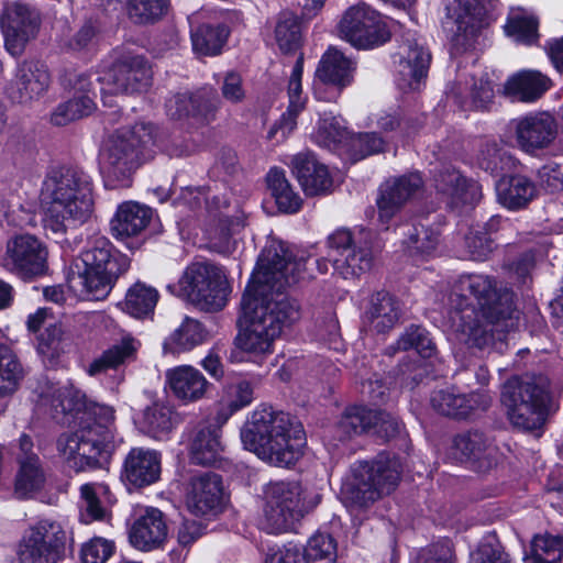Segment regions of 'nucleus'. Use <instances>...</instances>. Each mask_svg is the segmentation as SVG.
I'll list each match as a JSON object with an SVG mask.
<instances>
[{"label":"nucleus","instance_id":"25","mask_svg":"<svg viewBox=\"0 0 563 563\" xmlns=\"http://www.w3.org/2000/svg\"><path fill=\"white\" fill-rule=\"evenodd\" d=\"M397 84L404 90H417L427 77L431 54L416 38L407 40L399 52Z\"/></svg>","mask_w":563,"mask_h":563},{"label":"nucleus","instance_id":"37","mask_svg":"<svg viewBox=\"0 0 563 563\" xmlns=\"http://www.w3.org/2000/svg\"><path fill=\"white\" fill-rule=\"evenodd\" d=\"M455 25L456 29L452 36L453 45L457 49L466 51L475 44L486 25L482 9L464 1L461 3Z\"/></svg>","mask_w":563,"mask_h":563},{"label":"nucleus","instance_id":"50","mask_svg":"<svg viewBox=\"0 0 563 563\" xmlns=\"http://www.w3.org/2000/svg\"><path fill=\"white\" fill-rule=\"evenodd\" d=\"M23 378V368L13 351L0 344V398L13 394Z\"/></svg>","mask_w":563,"mask_h":563},{"label":"nucleus","instance_id":"29","mask_svg":"<svg viewBox=\"0 0 563 563\" xmlns=\"http://www.w3.org/2000/svg\"><path fill=\"white\" fill-rule=\"evenodd\" d=\"M291 167L307 196L325 195L332 191L333 179L330 172L313 154H297L291 161Z\"/></svg>","mask_w":563,"mask_h":563},{"label":"nucleus","instance_id":"38","mask_svg":"<svg viewBox=\"0 0 563 563\" xmlns=\"http://www.w3.org/2000/svg\"><path fill=\"white\" fill-rule=\"evenodd\" d=\"M221 451L220 421L200 424L191 441L190 457L192 463L211 465Z\"/></svg>","mask_w":563,"mask_h":563},{"label":"nucleus","instance_id":"36","mask_svg":"<svg viewBox=\"0 0 563 563\" xmlns=\"http://www.w3.org/2000/svg\"><path fill=\"white\" fill-rule=\"evenodd\" d=\"M152 209L137 202L128 201L119 206L111 229L118 238H130L140 234L152 219Z\"/></svg>","mask_w":563,"mask_h":563},{"label":"nucleus","instance_id":"42","mask_svg":"<svg viewBox=\"0 0 563 563\" xmlns=\"http://www.w3.org/2000/svg\"><path fill=\"white\" fill-rule=\"evenodd\" d=\"M549 88V79L538 71L526 70L509 78L504 91L519 101L531 102L539 99Z\"/></svg>","mask_w":563,"mask_h":563},{"label":"nucleus","instance_id":"28","mask_svg":"<svg viewBox=\"0 0 563 563\" xmlns=\"http://www.w3.org/2000/svg\"><path fill=\"white\" fill-rule=\"evenodd\" d=\"M168 526L165 515L154 507H147L133 522L129 539L131 544L141 551L161 548L167 539Z\"/></svg>","mask_w":563,"mask_h":563},{"label":"nucleus","instance_id":"22","mask_svg":"<svg viewBox=\"0 0 563 563\" xmlns=\"http://www.w3.org/2000/svg\"><path fill=\"white\" fill-rule=\"evenodd\" d=\"M170 294L205 312L221 311L232 292L231 284H167Z\"/></svg>","mask_w":563,"mask_h":563},{"label":"nucleus","instance_id":"59","mask_svg":"<svg viewBox=\"0 0 563 563\" xmlns=\"http://www.w3.org/2000/svg\"><path fill=\"white\" fill-rule=\"evenodd\" d=\"M223 266L205 258L197 260L184 272V282H228Z\"/></svg>","mask_w":563,"mask_h":563},{"label":"nucleus","instance_id":"16","mask_svg":"<svg viewBox=\"0 0 563 563\" xmlns=\"http://www.w3.org/2000/svg\"><path fill=\"white\" fill-rule=\"evenodd\" d=\"M153 79L148 60L136 54L119 57L103 77L110 93H136L146 91Z\"/></svg>","mask_w":563,"mask_h":563},{"label":"nucleus","instance_id":"32","mask_svg":"<svg viewBox=\"0 0 563 563\" xmlns=\"http://www.w3.org/2000/svg\"><path fill=\"white\" fill-rule=\"evenodd\" d=\"M179 421V415L175 409L161 401L145 407L136 419L139 429L156 440L165 439Z\"/></svg>","mask_w":563,"mask_h":563},{"label":"nucleus","instance_id":"52","mask_svg":"<svg viewBox=\"0 0 563 563\" xmlns=\"http://www.w3.org/2000/svg\"><path fill=\"white\" fill-rule=\"evenodd\" d=\"M374 419L373 409L362 406L346 408L336 423L340 440L369 431L371 421H374Z\"/></svg>","mask_w":563,"mask_h":563},{"label":"nucleus","instance_id":"2","mask_svg":"<svg viewBox=\"0 0 563 563\" xmlns=\"http://www.w3.org/2000/svg\"><path fill=\"white\" fill-rule=\"evenodd\" d=\"M468 288L477 309L460 307L451 317L460 340L478 349L501 341L518 320L514 292L504 284H470Z\"/></svg>","mask_w":563,"mask_h":563},{"label":"nucleus","instance_id":"9","mask_svg":"<svg viewBox=\"0 0 563 563\" xmlns=\"http://www.w3.org/2000/svg\"><path fill=\"white\" fill-rule=\"evenodd\" d=\"M302 494L303 489L298 482L268 483L263 490L261 528L273 534L292 529L306 511Z\"/></svg>","mask_w":563,"mask_h":563},{"label":"nucleus","instance_id":"46","mask_svg":"<svg viewBox=\"0 0 563 563\" xmlns=\"http://www.w3.org/2000/svg\"><path fill=\"white\" fill-rule=\"evenodd\" d=\"M96 108L92 96H73V98L59 103L54 109L51 114V122L56 126H65L74 121L90 115Z\"/></svg>","mask_w":563,"mask_h":563},{"label":"nucleus","instance_id":"30","mask_svg":"<svg viewBox=\"0 0 563 563\" xmlns=\"http://www.w3.org/2000/svg\"><path fill=\"white\" fill-rule=\"evenodd\" d=\"M433 186L451 206L473 203L478 194L477 186L468 184L460 172L451 166H444L434 173Z\"/></svg>","mask_w":563,"mask_h":563},{"label":"nucleus","instance_id":"48","mask_svg":"<svg viewBox=\"0 0 563 563\" xmlns=\"http://www.w3.org/2000/svg\"><path fill=\"white\" fill-rule=\"evenodd\" d=\"M158 300L157 290L146 284H133L126 291L123 310L135 318L153 313Z\"/></svg>","mask_w":563,"mask_h":563},{"label":"nucleus","instance_id":"3","mask_svg":"<svg viewBox=\"0 0 563 563\" xmlns=\"http://www.w3.org/2000/svg\"><path fill=\"white\" fill-rule=\"evenodd\" d=\"M244 448L274 466H289L302 455L303 430L294 418L272 407L254 410L241 429Z\"/></svg>","mask_w":563,"mask_h":563},{"label":"nucleus","instance_id":"11","mask_svg":"<svg viewBox=\"0 0 563 563\" xmlns=\"http://www.w3.org/2000/svg\"><path fill=\"white\" fill-rule=\"evenodd\" d=\"M65 552V530L57 521L44 519L25 530L16 555L19 563H60Z\"/></svg>","mask_w":563,"mask_h":563},{"label":"nucleus","instance_id":"4","mask_svg":"<svg viewBox=\"0 0 563 563\" xmlns=\"http://www.w3.org/2000/svg\"><path fill=\"white\" fill-rule=\"evenodd\" d=\"M44 227L56 234H64L69 223H84L92 213V181L78 167L53 169L45 177L41 189Z\"/></svg>","mask_w":563,"mask_h":563},{"label":"nucleus","instance_id":"55","mask_svg":"<svg viewBox=\"0 0 563 563\" xmlns=\"http://www.w3.org/2000/svg\"><path fill=\"white\" fill-rule=\"evenodd\" d=\"M66 345V333L59 323L49 324L37 335V352L49 362L57 360Z\"/></svg>","mask_w":563,"mask_h":563},{"label":"nucleus","instance_id":"41","mask_svg":"<svg viewBox=\"0 0 563 563\" xmlns=\"http://www.w3.org/2000/svg\"><path fill=\"white\" fill-rule=\"evenodd\" d=\"M41 397L44 402L51 405L55 419L59 415L66 416L88 408L85 394L71 385L58 386L51 384Z\"/></svg>","mask_w":563,"mask_h":563},{"label":"nucleus","instance_id":"40","mask_svg":"<svg viewBox=\"0 0 563 563\" xmlns=\"http://www.w3.org/2000/svg\"><path fill=\"white\" fill-rule=\"evenodd\" d=\"M496 190L498 201L511 210L525 208L537 192L534 184L522 175L500 179Z\"/></svg>","mask_w":563,"mask_h":563},{"label":"nucleus","instance_id":"61","mask_svg":"<svg viewBox=\"0 0 563 563\" xmlns=\"http://www.w3.org/2000/svg\"><path fill=\"white\" fill-rule=\"evenodd\" d=\"M349 139V132L342 119L336 117H323L319 122L317 132L318 142L328 147L334 148Z\"/></svg>","mask_w":563,"mask_h":563},{"label":"nucleus","instance_id":"24","mask_svg":"<svg viewBox=\"0 0 563 563\" xmlns=\"http://www.w3.org/2000/svg\"><path fill=\"white\" fill-rule=\"evenodd\" d=\"M162 473V454L152 449L133 448L126 454L122 479L135 487L143 488L156 483Z\"/></svg>","mask_w":563,"mask_h":563},{"label":"nucleus","instance_id":"62","mask_svg":"<svg viewBox=\"0 0 563 563\" xmlns=\"http://www.w3.org/2000/svg\"><path fill=\"white\" fill-rule=\"evenodd\" d=\"M241 225L239 220L220 217L217 223L209 229L211 249L218 253H227L231 247V238Z\"/></svg>","mask_w":563,"mask_h":563},{"label":"nucleus","instance_id":"43","mask_svg":"<svg viewBox=\"0 0 563 563\" xmlns=\"http://www.w3.org/2000/svg\"><path fill=\"white\" fill-rule=\"evenodd\" d=\"M137 351L136 343L132 338H124L121 342L111 345L96 357L87 367L90 376L107 373L110 369H118L121 365L135 358Z\"/></svg>","mask_w":563,"mask_h":563},{"label":"nucleus","instance_id":"49","mask_svg":"<svg viewBox=\"0 0 563 563\" xmlns=\"http://www.w3.org/2000/svg\"><path fill=\"white\" fill-rule=\"evenodd\" d=\"M176 104L180 107L191 104L195 110V121L205 124L214 119L219 99L213 91L201 89L196 92L179 93Z\"/></svg>","mask_w":563,"mask_h":563},{"label":"nucleus","instance_id":"27","mask_svg":"<svg viewBox=\"0 0 563 563\" xmlns=\"http://www.w3.org/2000/svg\"><path fill=\"white\" fill-rule=\"evenodd\" d=\"M222 497L221 476L212 472H205L191 478L186 496V505L191 514L205 516L221 506Z\"/></svg>","mask_w":563,"mask_h":563},{"label":"nucleus","instance_id":"15","mask_svg":"<svg viewBox=\"0 0 563 563\" xmlns=\"http://www.w3.org/2000/svg\"><path fill=\"white\" fill-rule=\"evenodd\" d=\"M308 261H295L291 252L282 242H272L260 254L249 282H306L317 278L307 275Z\"/></svg>","mask_w":563,"mask_h":563},{"label":"nucleus","instance_id":"57","mask_svg":"<svg viewBox=\"0 0 563 563\" xmlns=\"http://www.w3.org/2000/svg\"><path fill=\"white\" fill-rule=\"evenodd\" d=\"M275 36L283 52L296 51L301 43V27L298 18L290 12L282 13L275 29Z\"/></svg>","mask_w":563,"mask_h":563},{"label":"nucleus","instance_id":"33","mask_svg":"<svg viewBox=\"0 0 563 563\" xmlns=\"http://www.w3.org/2000/svg\"><path fill=\"white\" fill-rule=\"evenodd\" d=\"M354 63L340 51L329 48L316 70L317 78L324 85L338 89V93L352 82Z\"/></svg>","mask_w":563,"mask_h":563},{"label":"nucleus","instance_id":"58","mask_svg":"<svg viewBox=\"0 0 563 563\" xmlns=\"http://www.w3.org/2000/svg\"><path fill=\"white\" fill-rule=\"evenodd\" d=\"M168 8V0H129V16L137 24L158 21Z\"/></svg>","mask_w":563,"mask_h":563},{"label":"nucleus","instance_id":"7","mask_svg":"<svg viewBox=\"0 0 563 563\" xmlns=\"http://www.w3.org/2000/svg\"><path fill=\"white\" fill-rule=\"evenodd\" d=\"M400 476L401 464L389 453L382 452L372 461H357L342 483V498L352 508L366 509L391 494Z\"/></svg>","mask_w":563,"mask_h":563},{"label":"nucleus","instance_id":"21","mask_svg":"<svg viewBox=\"0 0 563 563\" xmlns=\"http://www.w3.org/2000/svg\"><path fill=\"white\" fill-rule=\"evenodd\" d=\"M497 449L483 431L468 430L453 438L451 455L459 462H472L481 472L496 464Z\"/></svg>","mask_w":563,"mask_h":563},{"label":"nucleus","instance_id":"20","mask_svg":"<svg viewBox=\"0 0 563 563\" xmlns=\"http://www.w3.org/2000/svg\"><path fill=\"white\" fill-rule=\"evenodd\" d=\"M49 84L51 75L43 63L24 60L16 67L14 78L7 91L13 102L29 103L43 96Z\"/></svg>","mask_w":563,"mask_h":563},{"label":"nucleus","instance_id":"47","mask_svg":"<svg viewBox=\"0 0 563 563\" xmlns=\"http://www.w3.org/2000/svg\"><path fill=\"white\" fill-rule=\"evenodd\" d=\"M229 36V29L223 24L200 25L192 34L194 51L202 56L218 55Z\"/></svg>","mask_w":563,"mask_h":563},{"label":"nucleus","instance_id":"23","mask_svg":"<svg viewBox=\"0 0 563 563\" xmlns=\"http://www.w3.org/2000/svg\"><path fill=\"white\" fill-rule=\"evenodd\" d=\"M431 406L440 415L454 419H466L490 407L492 398L486 393L460 394L453 389H439L431 396Z\"/></svg>","mask_w":563,"mask_h":563},{"label":"nucleus","instance_id":"5","mask_svg":"<svg viewBox=\"0 0 563 563\" xmlns=\"http://www.w3.org/2000/svg\"><path fill=\"white\" fill-rule=\"evenodd\" d=\"M93 422L57 440V451L65 465L76 473L104 467L114 449V410L110 406L90 408Z\"/></svg>","mask_w":563,"mask_h":563},{"label":"nucleus","instance_id":"45","mask_svg":"<svg viewBox=\"0 0 563 563\" xmlns=\"http://www.w3.org/2000/svg\"><path fill=\"white\" fill-rule=\"evenodd\" d=\"M266 181L280 211L295 213L300 209L302 200L300 196L292 190L283 170L277 168L271 169L267 174Z\"/></svg>","mask_w":563,"mask_h":563},{"label":"nucleus","instance_id":"13","mask_svg":"<svg viewBox=\"0 0 563 563\" xmlns=\"http://www.w3.org/2000/svg\"><path fill=\"white\" fill-rule=\"evenodd\" d=\"M42 24L40 10L22 0L7 2L0 14V26L8 52L18 56L33 41Z\"/></svg>","mask_w":563,"mask_h":563},{"label":"nucleus","instance_id":"39","mask_svg":"<svg viewBox=\"0 0 563 563\" xmlns=\"http://www.w3.org/2000/svg\"><path fill=\"white\" fill-rule=\"evenodd\" d=\"M302 57L298 58L288 82L289 106L268 132V139H273L278 131L283 136L288 135L297 125V117L305 109L306 98L301 96Z\"/></svg>","mask_w":563,"mask_h":563},{"label":"nucleus","instance_id":"51","mask_svg":"<svg viewBox=\"0 0 563 563\" xmlns=\"http://www.w3.org/2000/svg\"><path fill=\"white\" fill-rule=\"evenodd\" d=\"M477 166L490 175H500L511 166V156L495 141L481 144L476 155Z\"/></svg>","mask_w":563,"mask_h":563},{"label":"nucleus","instance_id":"1","mask_svg":"<svg viewBox=\"0 0 563 563\" xmlns=\"http://www.w3.org/2000/svg\"><path fill=\"white\" fill-rule=\"evenodd\" d=\"M301 319L299 301L276 284H246L238 319L239 332L230 362L242 361L241 354L261 362L274 353L275 342Z\"/></svg>","mask_w":563,"mask_h":563},{"label":"nucleus","instance_id":"53","mask_svg":"<svg viewBox=\"0 0 563 563\" xmlns=\"http://www.w3.org/2000/svg\"><path fill=\"white\" fill-rule=\"evenodd\" d=\"M532 563H563V536H537L531 544Z\"/></svg>","mask_w":563,"mask_h":563},{"label":"nucleus","instance_id":"35","mask_svg":"<svg viewBox=\"0 0 563 563\" xmlns=\"http://www.w3.org/2000/svg\"><path fill=\"white\" fill-rule=\"evenodd\" d=\"M209 339L206 327L197 319L185 317L181 324L175 329L163 343L165 354H179L202 345Z\"/></svg>","mask_w":563,"mask_h":563},{"label":"nucleus","instance_id":"34","mask_svg":"<svg viewBox=\"0 0 563 563\" xmlns=\"http://www.w3.org/2000/svg\"><path fill=\"white\" fill-rule=\"evenodd\" d=\"M19 470L14 481V495L19 499L33 498L46 483V473L37 455L18 456Z\"/></svg>","mask_w":563,"mask_h":563},{"label":"nucleus","instance_id":"19","mask_svg":"<svg viewBox=\"0 0 563 563\" xmlns=\"http://www.w3.org/2000/svg\"><path fill=\"white\" fill-rule=\"evenodd\" d=\"M422 186L423 180L418 173L391 177L384 181L376 199L379 221L388 223Z\"/></svg>","mask_w":563,"mask_h":563},{"label":"nucleus","instance_id":"14","mask_svg":"<svg viewBox=\"0 0 563 563\" xmlns=\"http://www.w3.org/2000/svg\"><path fill=\"white\" fill-rule=\"evenodd\" d=\"M341 36L357 48H372L389 41L382 16L365 3L349 8L340 21Z\"/></svg>","mask_w":563,"mask_h":563},{"label":"nucleus","instance_id":"17","mask_svg":"<svg viewBox=\"0 0 563 563\" xmlns=\"http://www.w3.org/2000/svg\"><path fill=\"white\" fill-rule=\"evenodd\" d=\"M7 261L11 271L22 277L43 276L47 269L46 245L32 234L15 235L7 242Z\"/></svg>","mask_w":563,"mask_h":563},{"label":"nucleus","instance_id":"31","mask_svg":"<svg viewBox=\"0 0 563 563\" xmlns=\"http://www.w3.org/2000/svg\"><path fill=\"white\" fill-rule=\"evenodd\" d=\"M402 313L401 303L393 294L380 290L373 294L365 316L372 329L377 333L390 331Z\"/></svg>","mask_w":563,"mask_h":563},{"label":"nucleus","instance_id":"60","mask_svg":"<svg viewBox=\"0 0 563 563\" xmlns=\"http://www.w3.org/2000/svg\"><path fill=\"white\" fill-rule=\"evenodd\" d=\"M398 349L407 351L415 349L422 357H430L434 351V344L426 329L419 325H410L397 341Z\"/></svg>","mask_w":563,"mask_h":563},{"label":"nucleus","instance_id":"12","mask_svg":"<svg viewBox=\"0 0 563 563\" xmlns=\"http://www.w3.org/2000/svg\"><path fill=\"white\" fill-rule=\"evenodd\" d=\"M372 239V233L366 230L352 233L340 229L329 235L327 244L331 251L340 254L351 251L343 261L334 258V266L340 268L341 278H362L363 274L372 269L374 263Z\"/></svg>","mask_w":563,"mask_h":563},{"label":"nucleus","instance_id":"6","mask_svg":"<svg viewBox=\"0 0 563 563\" xmlns=\"http://www.w3.org/2000/svg\"><path fill=\"white\" fill-rule=\"evenodd\" d=\"M156 136V128L152 123L139 122L117 130L104 140L100 165L115 187L131 186L135 172L152 156Z\"/></svg>","mask_w":563,"mask_h":563},{"label":"nucleus","instance_id":"18","mask_svg":"<svg viewBox=\"0 0 563 563\" xmlns=\"http://www.w3.org/2000/svg\"><path fill=\"white\" fill-rule=\"evenodd\" d=\"M518 147L527 154L548 148L558 135V122L549 112L527 114L514 121Z\"/></svg>","mask_w":563,"mask_h":563},{"label":"nucleus","instance_id":"44","mask_svg":"<svg viewBox=\"0 0 563 563\" xmlns=\"http://www.w3.org/2000/svg\"><path fill=\"white\" fill-rule=\"evenodd\" d=\"M427 222L428 219H423L412 223L405 233L404 245L410 256H429L439 245V230Z\"/></svg>","mask_w":563,"mask_h":563},{"label":"nucleus","instance_id":"64","mask_svg":"<svg viewBox=\"0 0 563 563\" xmlns=\"http://www.w3.org/2000/svg\"><path fill=\"white\" fill-rule=\"evenodd\" d=\"M107 487L101 484H85L80 488L81 498L84 504L81 506V518L85 522L101 519L104 515V509L100 505L98 494L106 492Z\"/></svg>","mask_w":563,"mask_h":563},{"label":"nucleus","instance_id":"54","mask_svg":"<svg viewBox=\"0 0 563 563\" xmlns=\"http://www.w3.org/2000/svg\"><path fill=\"white\" fill-rule=\"evenodd\" d=\"M301 551L306 563H334L336 560V543L328 533L313 534Z\"/></svg>","mask_w":563,"mask_h":563},{"label":"nucleus","instance_id":"63","mask_svg":"<svg viewBox=\"0 0 563 563\" xmlns=\"http://www.w3.org/2000/svg\"><path fill=\"white\" fill-rule=\"evenodd\" d=\"M100 78L92 80L91 75L77 70H66L60 77L63 88L74 96L90 95L93 100L97 97V87Z\"/></svg>","mask_w":563,"mask_h":563},{"label":"nucleus","instance_id":"8","mask_svg":"<svg viewBox=\"0 0 563 563\" xmlns=\"http://www.w3.org/2000/svg\"><path fill=\"white\" fill-rule=\"evenodd\" d=\"M548 387L543 376H512L505 382L500 401L515 427L536 430L543 426L550 399Z\"/></svg>","mask_w":563,"mask_h":563},{"label":"nucleus","instance_id":"26","mask_svg":"<svg viewBox=\"0 0 563 563\" xmlns=\"http://www.w3.org/2000/svg\"><path fill=\"white\" fill-rule=\"evenodd\" d=\"M166 384L173 396L184 405L203 399L211 388V383L196 367L178 365L165 373Z\"/></svg>","mask_w":563,"mask_h":563},{"label":"nucleus","instance_id":"10","mask_svg":"<svg viewBox=\"0 0 563 563\" xmlns=\"http://www.w3.org/2000/svg\"><path fill=\"white\" fill-rule=\"evenodd\" d=\"M129 267L130 260L125 255H112L110 242L104 236H95L89 241V247L71 261L67 282H115Z\"/></svg>","mask_w":563,"mask_h":563},{"label":"nucleus","instance_id":"56","mask_svg":"<svg viewBox=\"0 0 563 563\" xmlns=\"http://www.w3.org/2000/svg\"><path fill=\"white\" fill-rule=\"evenodd\" d=\"M505 31L517 42L532 44L538 38V20L525 11H512L505 25Z\"/></svg>","mask_w":563,"mask_h":563}]
</instances>
